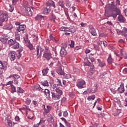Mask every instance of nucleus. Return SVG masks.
<instances>
[{
  "mask_svg": "<svg viewBox=\"0 0 127 127\" xmlns=\"http://www.w3.org/2000/svg\"><path fill=\"white\" fill-rule=\"evenodd\" d=\"M17 93H24V90L22 89V88H21V87H17V91H16Z\"/></svg>",
  "mask_w": 127,
  "mask_h": 127,
  "instance_id": "29",
  "label": "nucleus"
},
{
  "mask_svg": "<svg viewBox=\"0 0 127 127\" xmlns=\"http://www.w3.org/2000/svg\"><path fill=\"white\" fill-rule=\"evenodd\" d=\"M73 71L74 73H76V74H77L80 72V70H79V69L75 67L73 68Z\"/></svg>",
  "mask_w": 127,
  "mask_h": 127,
  "instance_id": "44",
  "label": "nucleus"
},
{
  "mask_svg": "<svg viewBox=\"0 0 127 127\" xmlns=\"http://www.w3.org/2000/svg\"><path fill=\"white\" fill-rule=\"evenodd\" d=\"M48 70H49V69L48 68V67H47L46 68L42 70V73L43 76H46V75H47V73H48Z\"/></svg>",
  "mask_w": 127,
  "mask_h": 127,
  "instance_id": "27",
  "label": "nucleus"
},
{
  "mask_svg": "<svg viewBox=\"0 0 127 127\" xmlns=\"http://www.w3.org/2000/svg\"><path fill=\"white\" fill-rule=\"evenodd\" d=\"M64 117H67L68 116V112L67 111H64L63 114Z\"/></svg>",
  "mask_w": 127,
  "mask_h": 127,
  "instance_id": "57",
  "label": "nucleus"
},
{
  "mask_svg": "<svg viewBox=\"0 0 127 127\" xmlns=\"http://www.w3.org/2000/svg\"><path fill=\"white\" fill-rule=\"evenodd\" d=\"M52 107L50 106H47V108L45 109V111L43 112L44 116L45 115H47L49 113H50V111H51Z\"/></svg>",
  "mask_w": 127,
  "mask_h": 127,
  "instance_id": "18",
  "label": "nucleus"
},
{
  "mask_svg": "<svg viewBox=\"0 0 127 127\" xmlns=\"http://www.w3.org/2000/svg\"><path fill=\"white\" fill-rule=\"evenodd\" d=\"M15 38L16 40H17V41H20V34H16L15 36Z\"/></svg>",
  "mask_w": 127,
  "mask_h": 127,
  "instance_id": "31",
  "label": "nucleus"
},
{
  "mask_svg": "<svg viewBox=\"0 0 127 127\" xmlns=\"http://www.w3.org/2000/svg\"><path fill=\"white\" fill-rule=\"evenodd\" d=\"M28 47L31 50H33V45H32V44L30 43V42H29L28 44Z\"/></svg>",
  "mask_w": 127,
  "mask_h": 127,
  "instance_id": "36",
  "label": "nucleus"
},
{
  "mask_svg": "<svg viewBox=\"0 0 127 127\" xmlns=\"http://www.w3.org/2000/svg\"><path fill=\"white\" fill-rule=\"evenodd\" d=\"M50 40H52L53 41H54L55 42H56V43H57V41H56V40L55 39L54 37L52 36V35H50Z\"/></svg>",
  "mask_w": 127,
  "mask_h": 127,
  "instance_id": "38",
  "label": "nucleus"
},
{
  "mask_svg": "<svg viewBox=\"0 0 127 127\" xmlns=\"http://www.w3.org/2000/svg\"><path fill=\"white\" fill-rule=\"evenodd\" d=\"M13 26L11 23H9L7 26H3V29L6 30H11L12 29Z\"/></svg>",
  "mask_w": 127,
  "mask_h": 127,
  "instance_id": "21",
  "label": "nucleus"
},
{
  "mask_svg": "<svg viewBox=\"0 0 127 127\" xmlns=\"http://www.w3.org/2000/svg\"><path fill=\"white\" fill-rule=\"evenodd\" d=\"M41 84L44 86V87H49V84L47 80L41 82Z\"/></svg>",
  "mask_w": 127,
  "mask_h": 127,
  "instance_id": "25",
  "label": "nucleus"
},
{
  "mask_svg": "<svg viewBox=\"0 0 127 127\" xmlns=\"http://www.w3.org/2000/svg\"><path fill=\"white\" fill-rule=\"evenodd\" d=\"M90 71L95 72V67H94V65H90Z\"/></svg>",
  "mask_w": 127,
  "mask_h": 127,
  "instance_id": "49",
  "label": "nucleus"
},
{
  "mask_svg": "<svg viewBox=\"0 0 127 127\" xmlns=\"http://www.w3.org/2000/svg\"><path fill=\"white\" fill-rule=\"evenodd\" d=\"M44 51V49L40 46H37L36 47V52L37 53H35L34 52L32 53L33 55H37V58H39L41 55H42V52Z\"/></svg>",
  "mask_w": 127,
  "mask_h": 127,
  "instance_id": "4",
  "label": "nucleus"
},
{
  "mask_svg": "<svg viewBox=\"0 0 127 127\" xmlns=\"http://www.w3.org/2000/svg\"><path fill=\"white\" fill-rule=\"evenodd\" d=\"M17 1H18V0H12V4H13V5H15V4H16V2H17Z\"/></svg>",
  "mask_w": 127,
  "mask_h": 127,
  "instance_id": "53",
  "label": "nucleus"
},
{
  "mask_svg": "<svg viewBox=\"0 0 127 127\" xmlns=\"http://www.w3.org/2000/svg\"><path fill=\"white\" fill-rule=\"evenodd\" d=\"M64 124H65V125H66V126H67V127H71V125L70 124V123H69L67 121Z\"/></svg>",
  "mask_w": 127,
  "mask_h": 127,
  "instance_id": "62",
  "label": "nucleus"
},
{
  "mask_svg": "<svg viewBox=\"0 0 127 127\" xmlns=\"http://www.w3.org/2000/svg\"><path fill=\"white\" fill-rule=\"evenodd\" d=\"M8 44L9 46H11L12 49H18L19 48V43L16 42L15 39H11L8 41Z\"/></svg>",
  "mask_w": 127,
  "mask_h": 127,
  "instance_id": "2",
  "label": "nucleus"
},
{
  "mask_svg": "<svg viewBox=\"0 0 127 127\" xmlns=\"http://www.w3.org/2000/svg\"><path fill=\"white\" fill-rule=\"evenodd\" d=\"M43 57L45 58L47 61H49V60L52 58V54L50 53L49 48H45V50L44 51Z\"/></svg>",
  "mask_w": 127,
  "mask_h": 127,
  "instance_id": "3",
  "label": "nucleus"
},
{
  "mask_svg": "<svg viewBox=\"0 0 127 127\" xmlns=\"http://www.w3.org/2000/svg\"><path fill=\"white\" fill-rule=\"evenodd\" d=\"M20 119H19V117L18 116H16L15 117V121H16V122H18V121H19Z\"/></svg>",
  "mask_w": 127,
  "mask_h": 127,
  "instance_id": "61",
  "label": "nucleus"
},
{
  "mask_svg": "<svg viewBox=\"0 0 127 127\" xmlns=\"http://www.w3.org/2000/svg\"><path fill=\"white\" fill-rule=\"evenodd\" d=\"M108 8L111 9L113 11L116 12V13H111V16L114 18H116L118 15L121 14V9L117 7V6L115 4V1L111 2V3L108 4Z\"/></svg>",
  "mask_w": 127,
  "mask_h": 127,
  "instance_id": "1",
  "label": "nucleus"
},
{
  "mask_svg": "<svg viewBox=\"0 0 127 127\" xmlns=\"http://www.w3.org/2000/svg\"><path fill=\"white\" fill-rule=\"evenodd\" d=\"M15 52H12L9 54V57L11 60V61H14L15 60Z\"/></svg>",
  "mask_w": 127,
  "mask_h": 127,
  "instance_id": "13",
  "label": "nucleus"
},
{
  "mask_svg": "<svg viewBox=\"0 0 127 127\" xmlns=\"http://www.w3.org/2000/svg\"><path fill=\"white\" fill-rule=\"evenodd\" d=\"M47 121L49 122V123H53L54 122V120H53V117L51 116L48 119Z\"/></svg>",
  "mask_w": 127,
  "mask_h": 127,
  "instance_id": "40",
  "label": "nucleus"
},
{
  "mask_svg": "<svg viewBox=\"0 0 127 127\" xmlns=\"http://www.w3.org/2000/svg\"><path fill=\"white\" fill-rule=\"evenodd\" d=\"M89 30L93 36H96L97 35V32H96V30H95L94 27H90Z\"/></svg>",
  "mask_w": 127,
  "mask_h": 127,
  "instance_id": "14",
  "label": "nucleus"
},
{
  "mask_svg": "<svg viewBox=\"0 0 127 127\" xmlns=\"http://www.w3.org/2000/svg\"><path fill=\"white\" fill-rule=\"evenodd\" d=\"M118 90L119 91L120 94H123L124 92H125V87L124 86V83H121L120 87L118 88Z\"/></svg>",
  "mask_w": 127,
  "mask_h": 127,
  "instance_id": "16",
  "label": "nucleus"
},
{
  "mask_svg": "<svg viewBox=\"0 0 127 127\" xmlns=\"http://www.w3.org/2000/svg\"><path fill=\"white\" fill-rule=\"evenodd\" d=\"M33 90L34 91H40L41 92L43 91V89H42V88H41L39 85H35L33 88Z\"/></svg>",
  "mask_w": 127,
  "mask_h": 127,
  "instance_id": "19",
  "label": "nucleus"
},
{
  "mask_svg": "<svg viewBox=\"0 0 127 127\" xmlns=\"http://www.w3.org/2000/svg\"><path fill=\"white\" fill-rule=\"evenodd\" d=\"M11 93H15L16 92V89L15 88V86L13 85H11Z\"/></svg>",
  "mask_w": 127,
  "mask_h": 127,
  "instance_id": "30",
  "label": "nucleus"
},
{
  "mask_svg": "<svg viewBox=\"0 0 127 127\" xmlns=\"http://www.w3.org/2000/svg\"><path fill=\"white\" fill-rule=\"evenodd\" d=\"M122 33L125 35V34H127V28H124L122 30Z\"/></svg>",
  "mask_w": 127,
  "mask_h": 127,
  "instance_id": "43",
  "label": "nucleus"
},
{
  "mask_svg": "<svg viewBox=\"0 0 127 127\" xmlns=\"http://www.w3.org/2000/svg\"><path fill=\"white\" fill-rule=\"evenodd\" d=\"M107 62L109 65H111V64H113V63H114V60L112 58V55H109V57L107 59Z\"/></svg>",
  "mask_w": 127,
  "mask_h": 127,
  "instance_id": "20",
  "label": "nucleus"
},
{
  "mask_svg": "<svg viewBox=\"0 0 127 127\" xmlns=\"http://www.w3.org/2000/svg\"><path fill=\"white\" fill-rule=\"evenodd\" d=\"M65 29H66V27H62L60 29V30H61V31H65Z\"/></svg>",
  "mask_w": 127,
  "mask_h": 127,
  "instance_id": "55",
  "label": "nucleus"
},
{
  "mask_svg": "<svg viewBox=\"0 0 127 127\" xmlns=\"http://www.w3.org/2000/svg\"><path fill=\"white\" fill-rule=\"evenodd\" d=\"M5 121L7 122V124L9 127H11L12 126V124L11 123V121L9 119H5Z\"/></svg>",
  "mask_w": 127,
  "mask_h": 127,
  "instance_id": "37",
  "label": "nucleus"
},
{
  "mask_svg": "<svg viewBox=\"0 0 127 127\" xmlns=\"http://www.w3.org/2000/svg\"><path fill=\"white\" fill-rule=\"evenodd\" d=\"M94 71L90 70V71L88 72V74L91 76V75H93V74H94Z\"/></svg>",
  "mask_w": 127,
  "mask_h": 127,
  "instance_id": "63",
  "label": "nucleus"
},
{
  "mask_svg": "<svg viewBox=\"0 0 127 127\" xmlns=\"http://www.w3.org/2000/svg\"><path fill=\"white\" fill-rule=\"evenodd\" d=\"M9 78H13L15 79V80H17V79H19L20 78V76L16 74L11 75L9 76Z\"/></svg>",
  "mask_w": 127,
  "mask_h": 127,
  "instance_id": "24",
  "label": "nucleus"
},
{
  "mask_svg": "<svg viewBox=\"0 0 127 127\" xmlns=\"http://www.w3.org/2000/svg\"><path fill=\"white\" fill-rule=\"evenodd\" d=\"M52 18L51 19V20H53L54 22H55V19H56V16L54 15L53 13H52Z\"/></svg>",
  "mask_w": 127,
  "mask_h": 127,
  "instance_id": "39",
  "label": "nucleus"
},
{
  "mask_svg": "<svg viewBox=\"0 0 127 127\" xmlns=\"http://www.w3.org/2000/svg\"><path fill=\"white\" fill-rule=\"evenodd\" d=\"M25 103L27 104V105H30V103H31V100H30L29 98H27L26 99Z\"/></svg>",
  "mask_w": 127,
  "mask_h": 127,
  "instance_id": "41",
  "label": "nucleus"
},
{
  "mask_svg": "<svg viewBox=\"0 0 127 127\" xmlns=\"http://www.w3.org/2000/svg\"><path fill=\"white\" fill-rule=\"evenodd\" d=\"M95 98H96V97L95 96V95H92L91 96H89L87 98V100L88 101H91V100H95Z\"/></svg>",
  "mask_w": 127,
  "mask_h": 127,
  "instance_id": "34",
  "label": "nucleus"
},
{
  "mask_svg": "<svg viewBox=\"0 0 127 127\" xmlns=\"http://www.w3.org/2000/svg\"><path fill=\"white\" fill-rule=\"evenodd\" d=\"M25 28H26V26L25 25H20L17 28V31L18 32H20V31H24L25 30Z\"/></svg>",
  "mask_w": 127,
  "mask_h": 127,
  "instance_id": "9",
  "label": "nucleus"
},
{
  "mask_svg": "<svg viewBox=\"0 0 127 127\" xmlns=\"http://www.w3.org/2000/svg\"><path fill=\"white\" fill-rule=\"evenodd\" d=\"M71 48H73L75 45V42L73 41H71V44L69 45Z\"/></svg>",
  "mask_w": 127,
  "mask_h": 127,
  "instance_id": "48",
  "label": "nucleus"
},
{
  "mask_svg": "<svg viewBox=\"0 0 127 127\" xmlns=\"http://www.w3.org/2000/svg\"><path fill=\"white\" fill-rule=\"evenodd\" d=\"M107 73L106 72H103L100 74V77L101 79H105L106 78V74Z\"/></svg>",
  "mask_w": 127,
  "mask_h": 127,
  "instance_id": "35",
  "label": "nucleus"
},
{
  "mask_svg": "<svg viewBox=\"0 0 127 127\" xmlns=\"http://www.w3.org/2000/svg\"><path fill=\"white\" fill-rule=\"evenodd\" d=\"M9 7L10 8H9V11H10V12H12V11H13V10L14 9V7L10 5Z\"/></svg>",
  "mask_w": 127,
  "mask_h": 127,
  "instance_id": "47",
  "label": "nucleus"
},
{
  "mask_svg": "<svg viewBox=\"0 0 127 127\" xmlns=\"http://www.w3.org/2000/svg\"><path fill=\"white\" fill-rule=\"evenodd\" d=\"M57 72L59 75H61L63 76H64L65 75V73H64V71L62 70V68H60L57 70Z\"/></svg>",
  "mask_w": 127,
  "mask_h": 127,
  "instance_id": "26",
  "label": "nucleus"
},
{
  "mask_svg": "<svg viewBox=\"0 0 127 127\" xmlns=\"http://www.w3.org/2000/svg\"><path fill=\"white\" fill-rule=\"evenodd\" d=\"M116 5H121V2H120V0H117L116 1Z\"/></svg>",
  "mask_w": 127,
  "mask_h": 127,
  "instance_id": "56",
  "label": "nucleus"
},
{
  "mask_svg": "<svg viewBox=\"0 0 127 127\" xmlns=\"http://www.w3.org/2000/svg\"><path fill=\"white\" fill-rule=\"evenodd\" d=\"M101 43L103 44L104 47H107V46L108 45L107 42L104 41H101Z\"/></svg>",
  "mask_w": 127,
  "mask_h": 127,
  "instance_id": "50",
  "label": "nucleus"
},
{
  "mask_svg": "<svg viewBox=\"0 0 127 127\" xmlns=\"http://www.w3.org/2000/svg\"><path fill=\"white\" fill-rule=\"evenodd\" d=\"M15 68L16 69V70H17V71H21V64H19L18 66H16Z\"/></svg>",
  "mask_w": 127,
  "mask_h": 127,
  "instance_id": "42",
  "label": "nucleus"
},
{
  "mask_svg": "<svg viewBox=\"0 0 127 127\" xmlns=\"http://www.w3.org/2000/svg\"><path fill=\"white\" fill-rule=\"evenodd\" d=\"M97 91H98V84H96L92 87V89L89 91V93L94 94V93H96Z\"/></svg>",
  "mask_w": 127,
  "mask_h": 127,
  "instance_id": "15",
  "label": "nucleus"
},
{
  "mask_svg": "<svg viewBox=\"0 0 127 127\" xmlns=\"http://www.w3.org/2000/svg\"><path fill=\"white\" fill-rule=\"evenodd\" d=\"M55 91L57 92V94L61 97V96H62V94H63V91L60 90L59 88H56Z\"/></svg>",
  "mask_w": 127,
  "mask_h": 127,
  "instance_id": "23",
  "label": "nucleus"
},
{
  "mask_svg": "<svg viewBox=\"0 0 127 127\" xmlns=\"http://www.w3.org/2000/svg\"><path fill=\"white\" fill-rule=\"evenodd\" d=\"M52 99L53 100H60V98H61L60 95L57 94V93H55L54 92H52Z\"/></svg>",
  "mask_w": 127,
  "mask_h": 127,
  "instance_id": "11",
  "label": "nucleus"
},
{
  "mask_svg": "<svg viewBox=\"0 0 127 127\" xmlns=\"http://www.w3.org/2000/svg\"><path fill=\"white\" fill-rule=\"evenodd\" d=\"M38 40V37L37 36H35V38L33 39V41L35 42Z\"/></svg>",
  "mask_w": 127,
  "mask_h": 127,
  "instance_id": "58",
  "label": "nucleus"
},
{
  "mask_svg": "<svg viewBox=\"0 0 127 127\" xmlns=\"http://www.w3.org/2000/svg\"><path fill=\"white\" fill-rule=\"evenodd\" d=\"M70 78H71V74H66V78L70 79Z\"/></svg>",
  "mask_w": 127,
  "mask_h": 127,
  "instance_id": "64",
  "label": "nucleus"
},
{
  "mask_svg": "<svg viewBox=\"0 0 127 127\" xmlns=\"http://www.w3.org/2000/svg\"><path fill=\"white\" fill-rule=\"evenodd\" d=\"M51 11V7L47 6L44 8L43 12L44 14H48Z\"/></svg>",
  "mask_w": 127,
  "mask_h": 127,
  "instance_id": "17",
  "label": "nucleus"
},
{
  "mask_svg": "<svg viewBox=\"0 0 127 127\" xmlns=\"http://www.w3.org/2000/svg\"><path fill=\"white\" fill-rule=\"evenodd\" d=\"M17 57L18 59H20V58L21 57V54H20V52H19L17 54Z\"/></svg>",
  "mask_w": 127,
  "mask_h": 127,
  "instance_id": "52",
  "label": "nucleus"
},
{
  "mask_svg": "<svg viewBox=\"0 0 127 127\" xmlns=\"http://www.w3.org/2000/svg\"><path fill=\"white\" fill-rule=\"evenodd\" d=\"M44 93L47 98H50V90H49V89H45Z\"/></svg>",
  "mask_w": 127,
  "mask_h": 127,
  "instance_id": "22",
  "label": "nucleus"
},
{
  "mask_svg": "<svg viewBox=\"0 0 127 127\" xmlns=\"http://www.w3.org/2000/svg\"><path fill=\"white\" fill-rule=\"evenodd\" d=\"M8 19V15L7 13H1L0 15V20L2 21V22H4V21H6Z\"/></svg>",
  "mask_w": 127,
  "mask_h": 127,
  "instance_id": "6",
  "label": "nucleus"
},
{
  "mask_svg": "<svg viewBox=\"0 0 127 127\" xmlns=\"http://www.w3.org/2000/svg\"><path fill=\"white\" fill-rule=\"evenodd\" d=\"M85 65L89 66H91V63L90 62H86L85 64Z\"/></svg>",
  "mask_w": 127,
  "mask_h": 127,
  "instance_id": "59",
  "label": "nucleus"
},
{
  "mask_svg": "<svg viewBox=\"0 0 127 127\" xmlns=\"http://www.w3.org/2000/svg\"><path fill=\"white\" fill-rule=\"evenodd\" d=\"M44 18V16L41 15H37L35 17V20H39L40 19H42Z\"/></svg>",
  "mask_w": 127,
  "mask_h": 127,
  "instance_id": "28",
  "label": "nucleus"
},
{
  "mask_svg": "<svg viewBox=\"0 0 127 127\" xmlns=\"http://www.w3.org/2000/svg\"><path fill=\"white\" fill-rule=\"evenodd\" d=\"M118 20L120 21L121 23H125L126 22V18L123 16L122 14L118 15Z\"/></svg>",
  "mask_w": 127,
  "mask_h": 127,
  "instance_id": "12",
  "label": "nucleus"
},
{
  "mask_svg": "<svg viewBox=\"0 0 127 127\" xmlns=\"http://www.w3.org/2000/svg\"><path fill=\"white\" fill-rule=\"evenodd\" d=\"M105 65H106V64L101 62L99 64V66H100V67H104V66H105Z\"/></svg>",
  "mask_w": 127,
  "mask_h": 127,
  "instance_id": "51",
  "label": "nucleus"
},
{
  "mask_svg": "<svg viewBox=\"0 0 127 127\" xmlns=\"http://www.w3.org/2000/svg\"><path fill=\"white\" fill-rule=\"evenodd\" d=\"M57 83L59 84V86H61V80L58 79H57Z\"/></svg>",
  "mask_w": 127,
  "mask_h": 127,
  "instance_id": "60",
  "label": "nucleus"
},
{
  "mask_svg": "<svg viewBox=\"0 0 127 127\" xmlns=\"http://www.w3.org/2000/svg\"><path fill=\"white\" fill-rule=\"evenodd\" d=\"M61 50L60 51V54L62 56H65L67 55V51H66V47H67V44H63Z\"/></svg>",
  "mask_w": 127,
  "mask_h": 127,
  "instance_id": "5",
  "label": "nucleus"
},
{
  "mask_svg": "<svg viewBox=\"0 0 127 127\" xmlns=\"http://www.w3.org/2000/svg\"><path fill=\"white\" fill-rule=\"evenodd\" d=\"M85 84H86V82H85V81L80 80L78 82L76 86L78 87V88H79V89H83V88H84L83 86H84Z\"/></svg>",
  "mask_w": 127,
  "mask_h": 127,
  "instance_id": "8",
  "label": "nucleus"
},
{
  "mask_svg": "<svg viewBox=\"0 0 127 127\" xmlns=\"http://www.w3.org/2000/svg\"><path fill=\"white\" fill-rule=\"evenodd\" d=\"M0 41H1V42H6V41H7V38L1 37L0 38Z\"/></svg>",
  "mask_w": 127,
  "mask_h": 127,
  "instance_id": "33",
  "label": "nucleus"
},
{
  "mask_svg": "<svg viewBox=\"0 0 127 127\" xmlns=\"http://www.w3.org/2000/svg\"><path fill=\"white\" fill-rule=\"evenodd\" d=\"M98 118H100L101 119H102V118H104L105 115L104 113H100L99 114H98Z\"/></svg>",
  "mask_w": 127,
  "mask_h": 127,
  "instance_id": "45",
  "label": "nucleus"
},
{
  "mask_svg": "<svg viewBox=\"0 0 127 127\" xmlns=\"http://www.w3.org/2000/svg\"><path fill=\"white\" fill-rule=\"evenodd\" d=\"M58 3H59V5H60V6H61V7H62V8H64V1H63V0H60L59 1Z\"/></svg>",
  "mask_w": 127,
  "mask_h": 127,
  "instance_id": "32",
  "label": "nucleus"
},
{
  "mask_svg": "<svg viewBox=\"0 0 127 127\" xmlns=\"http://www.w3.org/2000/svg\"><path fill=\"white\" fill-rule=\"evenodd\" d=\"M47 6H48L49 7H50V6H53L54 8H55L56 6H55V3L54 1H52V0H49L47 2Z\"/></svg>",
  "mask_w": 127,
  "mask_h": 127,
  "instance_id": "10",
  "label": "nucleus"
},
{
  "mask_svg": "<svg viewBox=\"0 0 127 127\" xmlns=\"http://www.w3.org/2000/svg\"><path fill=\"white\" fill-rule=\"evenodd\" d=\"M24 7H25V12H26L28 16H32V11H31V8H30L29 7L25 6L24 5Z\"/></svg>",
  "mask_w": 127,
  "mask_h": 127,
  "instance_id": "7",
  "label": "nucleus"
},
{
  "mask_svg": "<svg viewBox=\"0 0 127 127\" xmlns=\"http://www.w3.org/2000/svg\"><path fill=\"white\" fill-rule=\"evenodd\" d=\"M0 69H4V65L2 64V62L0 61Z\"/></svg>",
  "mask_w": 127,
  "mask_h": 127,
  "instance_id": "46",
  "label": "nucleus"
},
{
  "mask_svg": "<svg viewBox=\"0 0 127 127\" xmlns=\"http://www.w3.org/2000/svg\"><path fill=\"white\" fill-rule=\"evenodd\" d=\"M67 100V98H66V97H63L62 99V103H65V102H66Z\"/></svg>",
  "mask_w": 127,
  "mask_h": 127,
  "instance_id": "54",
  "label": "nucleus"
}]
</instances>
